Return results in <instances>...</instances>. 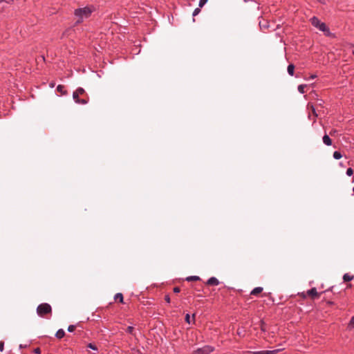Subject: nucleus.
Instances as JSON below:
<instances>
[{
	"label": "nucleus",
	"instance_id": "obj_1",
	"mask_svg": "<svg viewBox=\"0 0 354 354\" xmlns=\"http://www.w3.org/2000/svg\"><path fill=\"white\" fill-rule=\"evenodd\" d=\"M93 9L90 7H84L82 8H78L75 10V15L79 17L76 24H80L84 19L88 18L93 12Z\"/></svg>",
	"mask_w": 354,
	"mask_h": 354
},
{
	"label": "nucleus",
	"instance_id": "obj_2",
	"mask_svg": "<svg viewBox=\"0 0 354 354\" xmlns=\"http://www.w3.org/2000/svg\"><path fill=\"white\" fill-rule=\"evenodd\" d=\"M51 312V306L46 303L41 304L38 306L37 313L39 316H44L45 314Z\"/></svg>",
	"mask_w": 354,
	"mask_h": 354
},
{
	"label": "nucleus",
	"instance_id": "obj_3",
	"mask_svg": "<svg viewBox=\"0 0 354 354\" xmlns=\"http://www.w3.org/2000/svg\"><path fill=\"white\" fill-rule=\"evenodd\" d=\"M311 24L323 32H328V29L324 23L321 22L318 18L313 17L310 19Z\"/></svg>",
	"mask_w": 354,
	"mask_h": 354
},
{
	"label": "nucleus",
	"instance_id": "obj_4",
	"mask_svg": "<svg viewBox=\"0 0 354 354\" xmlns=\"http://www.w3.org/2000/svg\"><path fill=\"white\" fill-rule=\"evenodd\" d=\"M214 351V348L213 346L207 345L194 351L192 354H209Z\"/></svg>",
	"mask_w": 354,
	"mask_h": 354
},
{
	"label": "nucleus",
	"instance_id": "obj_5",
	"mask_svg": "<svg viewBox=\"0 0 354 354\" xmlns=\"http://www.w3.org/2000/svg\"><path fill=\"white\" fill-rule=\"evenodd\" d=\"M281 349H275L272 351H246L245 354H276Z\"/></svg>",
	"mask_w": 354,
	"mask_h": 354
},
{
	"label": "nucleus",
	"instance_id": "obj_6",
	"mask_svg": "<svg viewBox=\"0 0 354 354\" xmlns=\"http://www.w3.org/2000/svg\"><path fill=\"white\" fill-rule=\"evenodd\" d=\"M77 95L82 96V98H86V97H88L84 89L80 87L78 88L75 92H73V98H75Z\"/></svg>",
	"mask_w": 354,
	"mask_h": 354
},
{
	"label": "nucleus",
	"instance_id": "obj_7",
	"mask_svg": "<svg viewBox=\"0 0 354 354\" xmlns=\"http://www.w3.org/2000/svg\"><path fill=\"white\" fill-rule=\"evenodd\" d=\"M75 97H76L73 98V100L75 101L76 103L86 104L88 102V97H86V98H80V96L79 95H77Z\"/></svg>",
	"mask_w": 354,
	"mask_h": 354
},
{
	"label": "nucleus",
	"instance_id": "obj_8",
	"mask_svg": "<svg viewBox=\"0 0 354 354\" xmlns=\"http://www.w3.org/2000/svg\"><path fill=\"white\" fill-rule=\"evenodd\" d=\"M207 284L209 286H218L219 281L216 277H212L207 280Z\"/></svg>",
	"mask_w": 354,
	"mask_h": 354
},
{
	"label": "nucleus",
	"instance_id": "obj_9",
	"mask_svg": "<svg viewBox=\"0 0 354 354\" xmlns=\"http://www.w3.org/2000/svg\"><path fill=\"white\" fill-rule=\"evenodd\" d=\"M307 293L308 295L311 296L313 298L317 297L319 296V294L315 288H313L310 290H308Z\"/></svg>",
	"mask_w": 354,
	"mask_h": 354
},
{
	"label": "nucleus",
	"instance_id": "obj_10",
	"mask_svg": "<svg viewBox=\"0 0 354 354\" xmlns=\"http://www.w3.org/2000/svg\"><path fill=\"white\" fill-rule=\"evenodd\" d=\"M323 142L325 145L330 146L332 144V140L328 135H324L323 137Z\"/></svg>",
	"mask_w": 354,
	"mask_h": 354
},
{
	"label": "nucleus",
	"instance_id": "obj_11",
	"mask_svg": "<svg viewBox=\"0 0 354 354\" xmlns=\"http://www.w3.org/2000/svg\"><path fill=\"white\" fill-rule=\"evenodd\" d=\"M262 290H263V288H261V287H257V288H254V289L251 291L250 294H251L252 295H257V294H259V293L261 292H262Z\"/></svg>",
	"mask_w": 354,
	"mask_h": 354
},
{
	"label": "nucleus",
	"instance_id": "obj_12",
	"mask_svg": "<svg viewBox=\"0 0 354 354\" xmlns=\"http://www.w3.org/2000/svg\"><path fill=\"white\" fill-rule=\"evenodd\" d=\"M64 335H65V331H64L63 329H59V330L57 331L56 335H55V336H56L58 339H61V338H62Z\"/></svg>",
	"mask_w": 354,
	"mask_h": 354
},
{
	"label": "nucleus",
	"instance_id": "obj_13",
	"mask_svg": "<svg viewBox=\"0 0 354 354\" xmlns=\"http://www.w3.org/2000/svg\"><path fill=\"white\" fill-rule=\"evenodd\" d=\"M294 70H295V66L293 64L288 65V73H289V75H294Z\"/></svg>",
	"mask_w": 354,
	"mask_h": 354
},
{
	"label": "nucleus",
	"instance_id": "obj_14",
	"mask_svg": "<svg viewBox=\"0 0 354 354\" xmlns=\"http://www.w3.org/2000/svg\"><path fill=\"white\" fill-rule=\"evenodd\" d=\"M353 279V277L348 274V273L344 274L343 276V279L344 281H350Z\"/></svg>",
	"mask_w": 354,
	"mask_h": 354
},
{
	"label": "nucleus",
	"instance_id": "obj_15",
	"mask_svg": "<svg viewBox=\"0 0 354 354\" xmlns=\"http://www.w3.org/2000/svg\"><path fill=\"white\" fill-rule=\"evenodd\" d=\"M114 299H115V300H117V299H120V302H122V303L123 302V295H122V293H117V294L115 295Z\"/></svg>",
	"mask_w": 354,
	"mask_h": 354
},
{
	"label": "nucleus",
	"instance_id": "obj_16",
	"mask_svg": "<svg viewBox=\"0 0 354 354\" xmlns=\"http://www.w3.org/2000/svg\"><path fill=\"white\" fill-rule=\"evenodd\" d=\"M199 279H200V278L198 276H190V277H187V279H186V280L188 281H198Z\"/></svg>",
	"mask_w": 354,
	"mask_h": 354
},
{
	"label": "nucleus",
	"instance_id": "obj_17",
	"mask_svg": "<svg viewBox=\"0 0 354 354\" xmlns=\"http://www.w3.org/2000/svg\"><path fill=\"white\" fill-rule=\"evenodd\" d=\"M348 328L349 329L354 328V316H353L348 323Z\"/></svg>",
	"mask_w": 354,
	"mask_h": 354
},
{
	"label": "nucleus",
	"instance_id": "obj_18",
	"mask_svg": "<svg viewBox=\"0 0 354 354\" xmlns=\"http://www.w3.org/2000/svg\"><path fill=\"white\" fill-rule=\"evenodd\" d=\"M64 86L63 85H58L57 87V91L62 94H64L65 91H64Z\"/></svg>",
	"mask_w": 354,
	"mask_h": 354
},
{
	"label": "nucleus",
	"instance_id": "obj_19",
	"mask_svg": "<svg viewBox=\"0 0 354 354\" xmlns=\"http://www.w3.org/2000/svg\"><path fill=\"white\" fill-rule=\"evenodd\" d=\"M333 157L334 158L338 160L340 159L342 157V156L340 152L336 151L333 153Z\"/></svg>",
	"mask_w": 354,
	"mask_h": 354
},
{
	"label": "nucleus",
	"instance_id": "obj_20",
	"mask_svg": "<svg viewBox=\"0 0 354 354\" xmlns=\"http://www.w3.org/2000/svg\"><path fill=\"white\" fill-rule=\"evenodd\" d=\"M305 87L306 86L305 85H299L298 86V91L301 93H305Z\"/></svg>",
	"mask_w": 354,
	"mask_h": 354
},
{
	"label": "nucleus",
	"instance_id": "obj_21",
	"mask_svg": "<svg viewBox=\"0 0 354 354\" xmlns=\"http://www.w3.org/2000/svg\"><path fill=\"white\" fill-rule=\"evenodd\" d=\"M208 0H200L199 1V7L200 8H202L203 7V6L207 2Z\"/></svg>",
	"mask_w": 354,
	"mask_h": 354
},
{
	"label": "nucleus",
	"instance_id": "obj_22",
	"mask_svg": "<svg viewBox=\"0 0 354 354\" xmlns=\"http://www.w3.org/2000/svg\"><path fill=\"white\" fill-rule=\"evenodd\" d=\"M353 174V170L351 169V168H348L347 170H346V174L349 176H352Z\"/></svg>",
	"mask_w": 354,
	"mask_h": 354
},
{
	"label": "nucleus",
	"instance_id": "obj_23",
	"mask_svg": "<svg viewBox=\"0 0 354 354\" xmlns=\"http://www.w3.org/2000/svg\"><path fill=\"white\" fill-rule=\"evenodd\" d=\"M75 329V326L74 325H70L68 327V332H73L74 330Z\"/></svg>",
	"mask_w": 354,
	"mask_h": 354
},
{
	"label": "nucleus",
	"instance_id": "obj_24",
	"mask_svg": "<svg viewBox=\"0 0 354 354\" xmlns=\"http://www.w3.org/2000/svg\"><path fill=\"white\" fill-rule=\"evenodd\" d=\"M201 12V9L199 8H196L193 12V16L197 15Z\"/></svg>",
	"mask_w": 354,
	"mask_h": 354
},
{
	"label": "nucleus",
	"instance_id": "obj_25",
	"mask_svg": "<svg viewBox=\"0 0 354 354\" xmlns=\"http://www.w3.org/2000/svg\"><path fill=\"white\" fill-rule=\"evenodd\" d=\"M88 347L91 348L92 350H94V351H97V347L94 344H89L88 345Z\"/></svg>",
	"mask_w": 354,
	"mask_h": 354
},
{
	"label": "nucleus",
	"instance_id": "obj_26",
	"mask_svg": "<svg viewBox=\"0 0 354 354\" xmlns=\"http://www.w3.org/2000/svg\"><path fill=\"white\" fill-rule=\"evenodd\" d=\"M185 321L187 323L190 324L191 323V319L189 314H187L185 316Z\"/></svg>",
	"mask_w": 354,
	"mask_h": 354
},
{
	"label": "nucleus",
	"instance_id": "obj_27",
	"mask_svg": "<svg viewBox=\"0 0 354 354\" xmlns=\"http://www.w3.org/2000/svg\"><path fill=\"white\" fill-rule=\"evenodd\" d=\"M133 330V326H129L127 328V332L129 333H132Z\"/></svg>",
	"mask_w": 354,
	"mask_h": 354
},
{
	"label": "nucleus",
	"instance_id": "obj_28",
	"mask_svg": "<svg viewBox=\"0 0 354 354\" xmlns=\"http://www.w3.org/2000/svg\"><path fill=\"white\" fill-rule=\"evenodd\" d=\"M311 107V110H312V113L313 115H315L316 117L318 115L317 112H316V110L313 107V106H310Z\"/></svg>",
	"mask_w": 354,
	"mask_h": 354
},
{
	"label": "nucleus",
	"instance_id": "obj_29",
	"mask_svg": "<svg viewBox=\"0 0 354 354\" xmlns=\"http://www.w3.org/2000/svg\"><path fill=\"white\" fill-rule=\"evenodd\" d=\"M237 334L239 335V336H243L244 334H243V331L241 329H238L237 330Z\"/></svg>",
	"mask_w": 354,
	"mask_h": 354
},
{
	"label": "nucleus",
	"instance_id": "obj_30",
	"mask_svg": "<svg viewBox=\"0 0 354 354\" xmlns=\"http://www.w3.org/2000/svg\"><path fill=\"white\" fill-rule=\"evenodd\" d=\"M180 288H178V287H175V288H174V292L175 293H178V292H180Z\"/></svg>",
	"mask_w": 354,
	"mask_h": 354
},
{
	"label": "nucleus",
	"instance_id": "obj_31",
	"mask_svg": "<svg viewBox=\"0 0 354 354\" xmlns=\"http://www.w3.org/2000/svg\"><path fill=\"white\" fill-rule=\"evenodd\" d=\"M3 346H4V343L3 342H0V351H3Z\"/></svg>",
	"mask_w": 354,
	"mask_h": 354
},
{
	"label": "nucleus",
	"instance_id": "obj_32",
	"mask_svg": "<svg viewBox=\"0 0 354 354\" xmlns=\"http://www.w3.org/2000/svg\"><path fill=\"white\" fill-rule=\"evenodd\" d=\"M35 353H37V354H39L40 353V349L39 348L35 349Z\"/></svg>",
	"mask_w": 354,
	"mask_h": 354
},
{
	"label": "nucleus",
	"instance_id": "obj_33",
	"mask_svg": "<svg viewBox=\"0 0 354 354\" xmlns=\"http://www.w3.org/2000/svg\"><path fill=\"white\" fill-rule=\"evenodd\" d=\"M165 300L167 301V303H169L170 302V298L169 296H166L165 297Z\"/></svg>",
	"mask_w": 354,
	"mask_h": 354
},
{
	"label": "nucleus",
	"instance_id": "obj_34",
	"mask_svg": "<svg viewBox=\"0 0 354 354\" xmlns=\"http://www.w3.org/2000/svg\"><path fill=\"white\" fill-rule=\"evenodd\" d=\"M315 77H316V75H312V76H311V78H312V79H314Z\"/></svg>",
	"mask_w": 354,
	"mask_h": 354
},
{
	"label": "nucleus",
	"instance_id": "obj_35",
	"mask_svg": "<svg viewBox=\"0 0 354 354\" xmlns=\"http://www.w3.org/2000/svg\"><path fill=\"white\" fill-rule=\"evenodd\" d=\"M261 329H262V330H265V328L263 326H261Z\"/></svg>",
	"mask_w": 354,
	"mask_h": 354
},
{
	"label": "nucleus",
	"instance_id": "obj_36",
	"mask_svg": "<svg viewBox=\"0 0 354 354\" xmlns=\"http://www.w3.org/2000/svg\"><path fill=\"white\" fill-rule=\"evenodd\" d=\"M2 1H3V0H0V3L2 2Z\"/></svg>",
	"mask_w": 354,
	"mask_h": 354
},
{
	"label": "nucleus",
	"instance_id": "obj_37",
	"mask_svg": "<svg viewBox=\"0 0 354 354\" xmlns=\"http://www.w3.org/2000/svg\"><path fill=\"white\" fill-rule=\"evenodd\" d=\"M353 54L354 55V50L353 51Z\"/></svg>",
	"mask_w": 354,
	"mask_h": 354
},
{
	"label": "nucleus",
	"instance_id": "obj_38",
	"mask_svg": "<svg viewBox=\"0 0 354 354\" xmlns=\"http://www.w3.org/2000/svg\"><path fill=\"white\" fill-rule=\"evenodd\" d=\"M353 192H354V187H353Z\"/></svg>",
	"mask_w": 354,
	"mask_h": 354
}]
</instances>
